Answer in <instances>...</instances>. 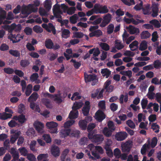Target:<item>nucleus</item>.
Wrapping results in <instances>:
<instances>
[{"mask_svg": "<svg viewBox=\"0 0 161 161\" xmlns=\"http://www.w3.org/2000/svg\"><path fill=\"white\" fill-rule=\"evenodd\" d=\"M149 23L153 25L155 27L159 28L161 27V24L158 20L156 19H153L150 21Z\"/></svg>", "mask_w": 161, "mask_h": 161, "instance_id": "obj_43", "label": "nucleus"}, {"mask_svg": "<svg viewBox=\"0 0 161 161\" xmlns=\"http://www.w3.org/2000/svg\"><path fill=\"white\" fill-rule=\"evenodd\" d=\"M71 130L69 129H63L60 132V135L62 137L64 138L68 136L70 133Z\"/></svg>", "mask_w": 161, "mask_h": 161, "instance_id": "obj_23", "label": "nucleus"}, {"mask_svg": "<svg viewBox=\"0 0 161 161\" xmlns=\"http://www.w3.org/2000/svg\"><path fill=\"white\" fill-rule=\"evenodd\" d=\"M38 98V95L37 93L34 92L30 96L28 99L29 102H32V101H36Z\"/></svg>", "mask_w": 161, "mask_h": 161, "instance_id": "obj_32", "label": "nucleus"}, {"mask_svg": "<svg viewBox=\"0 0 161 161\" xmlns=\"http://www.w3.org/2000/svg\"><path fill=\"white\" fill-rule=\"evenodd\" d=\"M126 29L131 34L138 35L140 32L139 28L134 27L132 25H130L128 27H127Z\"/></svg>", "mask_w": 161, "mask_h": 161, "instance_id": "obj_14", "label": "nucleus"}, {"mask_svg": "<svg viewBox=\"0 0 161 161\" xmlns=\"http://www.w3.org/2000/svg\"><path fill=\"white\" fill-rule=\"evenodd\" d=\"M33 31L36 33H40L43 31V29L40 26L35 25L33 27Z\"/></svg>", "mask_w": 161, "mask_h": 161, "instance_id": "obj_56", "label": "nucleus"}, {"mask_svg": "<svg viewBox=\"0 0 161 161\" xmlns=\"http://www.w3.org/2000/svg\"><path fill=\"white\" fill-rule=\"evenodd\" d=\"M84 77L86 82L87 83L89 82L92 81V86L95 85L98 81L97 76L95 74L88 75L85 73Z\"/></svg>", "mask_w": 161, "mask_h": 161, "instance_id": "obj_6", "label": "nucleus"}, {"mask_svg": "<svg viewBox=\"0 0 161 161\" xmlns=\"http://www.w3.org/2000/svg\"><path fill=\"white\" fill-rule=\"evenodd\" d=\"M27 158L29 161H36L35 156L32 153H29L27 156Z\"/></svg>", "mask_w": 161, "mask_h": 161, "instance_id": "obj_64", "label": "nucleus"}, {"mask_svg": "<svg viewBox=\"0 0 161 161\" xmlns=\"http://www.w3.org/2000/svg\"><path fill=\"white\" fill-rule=\"evenodd\" d=\"M18 150L21 155L24 156H27L29 154L28 153V151L25 147H20L18 149Z\"/></svg>", "mask_w": 161, "mask_h": 161, "instance_id": "obj_35", "label": "nucleus"}, {"mask_svg": "<svg viewBox=\"0 0 161 161\" xmlns=\"http://www.w3.org/2000/svg\"><path fill=\"white\" fill-rule=\"evenodd\" d=\"M114 25L112 24H110L107 27V33L108 34H112L114 31Z\"/></svg>", "mask_w": 161, "mask_h": 161, "instance_id": "obj_55", "label": "nucleus"}, {"mask_svg": "<svg viewBox=\"0 0 161 161\" xmlns=\"http://www.w3.org/2000/svg\"><path fill=\"white\" fill-rule=\"evenodd\" d=\"M10 133L12 135L11 136L10 140L8 139H7L4 142V146L6 148L9 147L10 142L11 144L14 143L21 134L20 131L14 129L11 130Z\"/></svg>", "mask_w": 161, "mask_h": 161, "instance_id": "obj_2", "label": "nucleus"}, {"mask_svg": "<svg viewBox=\"0 0 161 161\" xmlns=\"http://www.w3.org/2000/svg\"><path fill=\"white\" fill-rule=\"evenodd\" d=\"M88 122L86 120H80L78 122L79 126L82 130H85L87 127Z\"/></svg>", "mask_w": 161, "mask_h": 161, "instance_id": "obj_22", "label": "nucleus"}, {"mask_svg": "<svg viewBox=\"0 0 161 161\" xmlns=\"http://www.w3.org/2000/svg\"><path fill=\"white\" fill-rule=\"evenodd\" d=\"M12 115L10 114L5 113L2 114L0 113V119L3 120H5L11 117Z\"/></svg>", "mask_w": 161, "mask_h": 161, "instance_id": "obj_44", "label": "nucleus"}, {"mask_svg": "<svg viewBox=\"0 0 161 161\" xmlns=\"http://www.w3.org/2000/svg\"><path fill=\"white\" fill-rule=\"evenodd\" d=\"M90 109V107H83L82 109V111L84 116H87L89 114Z\"/></svg>", "mask_w": 161, "mask_h": 161, "instance_id": "obj_61", "label": "nucleus"}, {"mask_svg": "<svg viewBox=\"0 0 161 161\" xmlns=\"http://www.w3.org/2000/svg\"><path fill=\"white\" fill-rule=\"evenodd\" d=\"M70 62L74 63L73 66L74 68L76 69H78L81 65L80 61L77 62L75 60L73 59L70 60Z\"/></svg>", "mask_w": 161, "mask_h": 161, "instance_id": "obj_47", "label": "nucleus"}, {"mask_svg": "<svg viewBox=\"0 0 161 161\" xmlns=\"http://www.w3.org/2000/svg\"><path fill=\"white\" fill-rule=\"evenodd\" d=\"M143 13L144 15H150L151 14V8L149 4L144 5L143 6L142 8Z\"/></svg>", "mask_w": 161, "mask_h": 161, "instance_id": "obj_17", "label": "nucleus"}, {"mask_svg": "<svg viewBox=\"0 0 161 161\" xmlns=\"http://www.w3.org/2000/svg\"><path fill=\"white\" fill-rule=\"evenodd\" d=\"M78 111L76 110L71 111L69 114V119H72L77 118L78 116Z\"/></svg>", "mask_w": 161, "mask_h": 161, "instance_id": "obj_26", "label": "nucleus"}, {"mask_svg": "<svg viewBox=\"0 0 161 161\" xmlns=\"http://www.w3.org/2000/svg\"><path fill=\"white\" fill-rule=\"evenodd\" d=\"M52 154L55 157L59 156L60 151L59 147L55 145L52 146L51 150Z\"/></svg>", "mask_w": 161, "mask_h": 161, "instance_id": "obj_13", "label": "nucleus"}, {"mask_svg": "<svg viewBox=\"0 0 161 161\" xmlns=\"http://www.w3.org/2000/svg\"><path fill=\"white\" fill-rule=\"evenodd\" d=\"M148 100L147 99L143 98L141 101V104L143 109H146L148 103Z\"/></svg>", "mask_w": 161, "mask_h": 161, "instance_id": "obj_60", "label": "nucleus"}, {"mask_svg": "<svg viewBox=\"0 0 161 161\" xmlns=\"http://www.w3.org/2000/svg\"><path fill=\"white\" fill-rule=\"evenodd\" d=\"M53 13L57 12V13H61V10L60 8V6L58 4H56L54 5L53 8Z\"/></svg>", "mask_w": 161, "mask_h": 161, "instance_id": "obj_53", "label": "nucleus"}, {"mask_svg": "<svg viewBox=\"0 0 161 161\" xmlns=\"http://www.w3.org/2000/svg\"><path fill=\"white\" fill-rule=\"evenodd\" d=\"M93 9L96 14H106L109 11V10L106 5L103 6L99 3L95 4Z\"/></svg>", "mask_w": 161, "mask_h": 161, "instance_id": "obj_3", "label": "nucleus"}, {"mask_svg": "<svg viewBox=\"0 0 161 161\" xmlns=\"http://www.w3.org/2000/svg\"><path fill=\"white\" fill-rule=\"evenodd\" d=\"M112 143V142L110 140H108L107 143L105 145L104 147V149H105L106 151L111 150L110 146Z\"/></svg>", "mask_w": 161, "mask_h": 161, "instance_id": "obj_62", "label": "nucleus"}, {"mask_svg": "<svg viewBox=\"0 0 161 161\" xmlns=\"http://www.w3.org/2000/svg\"><path fill=\"white\" fill-rule=\"evenodd\" d=\"M30 64V61L28 59H22L20 62V65L23 68L26 67L28 66Z\"/></svg>", "mask_w": 161, "mask_h": 161, "instance_id": "obj_37", "label": "nucleus"}, {"mask_svg": "<svg viewBox=\"0 0 161 161\" xmlns=\"http://www.w3.org/2000/svg\"><path fill=\"white\" fill-rule=\"evenodd\" d=\"M138 42L135 40L129 45V47L131 51H135L137 50L138 48Z\"/></svg>", "mask_w": 161, "mask_h": 161, "instance_id": "obj_24", "label": "nucleus"}, {"mask_svg": "<svg viewBox=\"0 0 161 161\" xmlns=\"http://www.w3.org/2000/svg\"><path fill=\"white\" fill-rule=\"evenodd\" d=\"M30 108L35 112L40 113L41 110L40 107L38 105L36 104L34 102H31L30 104Z\"/></svg>", "mask_w": 161, "mask_h": 161, "instance_id": "obj_27", "label": "nucleus"}, {"mask_svg": "<svg viewBox=\"0 0 161 161\" xmlns=\"http://www.w3.org/2000/svg\"><path fill=\"white\" fill-rule=\"evenodd\" d=\"M154 67L156 69H159L161 67V60L157 59L153 63Z\"/></svg>", "mask_w": 161, "mask_h": 161, "instance_id": "obj_49", "label": "nucleus"}, {"mask_svg": "<svg viewBox=\"0 0 161 161\" xmlns=\"http://www.w3.org/2000/svg\"><path fill=\"white\" fill-rule=\"evenodd\" d=\"M158 4H153L152 6L151 16L153 17H157L158 15Z\"/></svg>", "mask_w": 161, "mask_h": 161, "instance_id": "obj_15", "label": "nucleus"}, {"mask_svg": "<svg viewBox=\"0 0 161 161\" xmlns=\"http://www.w3.org/2000/svg\"><path fill=\"white\" fill-rule=\"evenodd\" d=\"M132 145V142L127 141L121 145L122 150L123 152H129L130 151Z\"/></svg>", "mask_w": 161, "mask_h": 161, "instance_id": "obj_9", "label": "nucleus"}, {"mask_svg": "<svg viewBox=\"0 0 161 161\" xmlns=\"http://www.w3.org/2000/svg\"><path fill=\"white\" fill-rule=\"evenodd\" d=\"M150 142H149L148 144H145L141 149V152L142 154L144 155L146 154L147 149L148 148L150 147Z\"/></svg>", "mask_w": 161, "mask_h": 161, "instance_id": "obj_36", "label": "nucleus"}, {"mask_svg": "<svg viewBox=\"0 0 161 161\" xmlns=\"http://www.w3.org/2000/svg\"><path fill=\"white\" fill-rule=\"evenodd\" d=\"M101 73L103 76H105L106 78H108L111 74V71L107 68L102 69Z\"/></svg>", "mask_w": 161, "mask_h": 161, "instance_id": "obj_30", "label": "nucleus"}, {"mask_svg": "<svg viewBox=\"0 0 161 161\" xmlns=\"http://www.w3.org/2000/svg\"><path fill=\"white\" fill-rule=\"evenodd\" d=\"M70 32L69 30L67 29H64L62 31V37L67 38L69 36Z\"/></svg>", "mask_w": 161, "mask_h": 161, "instance_id": "obj_39", "label": "nucleus"}, {"mask_svg": "<svg viewBox=\"0 0 161 161\" xmlns=\"http://www.w3.org/2000/svg\"><path fill=\"white\" fill-rule=\"evenodd\" d=\"M98 107L102 110L104 111L106 109L105 102L104 100L100 101L98 104Z\"/></svg>", "mask_w": 161, "mask_h": 161, "instance_id": "obj_50", "label": "nucleus"}, {"mask_svg": "<svg viewBox=\"0 0 161 161\" xmlns=\"http://www.w3.org/2000/svg\"><path fill=\"white\" fill-rule=\"evenodd\" d=\"M42 27L44 28L47 31L49 32H52L54 35L56 33V30L55 27L51 23H49L48 25L46 24L43 23L42 25Z\"/></svg>", "mask_w": 161, "mask_h": 161, "instance_id": "obj_8", "label": "nucleus"}, {"mask_svg": "<svg viewBox=\"0 0 161 161\" xmlns=\"http://www.w3.org/2000/svg\"><path fill=\"white\" fill-rule=\"evenodd\" d=\"M31 13L29 9L28 5L27 6H25L22 8L21 10V14L24 15L23 18L27 17L29 14Z\"/></svg>", "mask_w": 161, "mask_h": 161, "instance_id": "obj_19", "label": "nucleus"}, {"mask_svg": "<svg viewBox=\"0 0 161 161\" xmlns=\"http://www.w3.org/2000/svg\"><path fill=\"white\" fill-rule=\"evenodd\" d=\"M45 46L48 49H52L53 43L50 39H47L45 42Z\"/></svg>", "mask_w": 161, "mask_h": 161, "instance_id": "obj_28", "label": "nucleus"}, {"mask_svg": "<svg viewBox=\"0 0 161 161\" xmlns=\"http://www.w3.org/2000/svg\"><path fill=\"white\" fill-rule=\"evenodd\" d=\"M96 127L95 124L91 123L89 124L87 127V131L89 133L93 132L92 130Z\"/></svg>", "mask_w": 161, "mask_h": 161, "instance_id": "obj_52", "label": "nucleus"}, {"mask_svg": "<svg viewBox=\"0 0 161 161\" xmlns=\"http://www.w3.org/2000/svg\"><path fill=\"white\" fill-rule=\"evenodd\" d=\"M43 104L45 105L46 108L51 109L53 108V105L50 100L46 98H43L41 100Z\"/></svg>", "mask_w": 161, "mask_h": 161, "instance_id": "obj_21", "label": "nucleus"}, {"mask_svg": "<svg viewBox=\"0 0 161 161\" xmlns=\"http://www.w3.org/2000/svg\"><path fill=\"white\" fill-rule=\"evenodd\" d=\"M150 34L147 31H143L141 34V38L142 39H146L150 37Z\"/></svg>", "mask_w": 161, "mask_h": 161, "instance_id": "obj_40", "label": "nucleus"}, {"mask_svg": "<svg viewBox=\"0 0 161 161\" xmlns=\"http://www.w3.org/2000/svg\"><path fill=\"white\" fill-rule=\"evenodd\" d=\"M9 52L10 54L15 57H19L20 56V53L18 50H10Z\"/></svg>", "mask_w": 161, "mask_h": 161, "instance_id": "obj_41", "label": "nucleus"}, {"mask_svg": "<svg viewBox=\"0 0 161 161\" xmlns=\"http://www.w3.org/2000/svg\"><path fill=\"white\" fill-rule=\"evenodd\" d=\"M99 28L98 25L91 26L89 29V31L91 32L89 34L91 37L94 36L98 37L102 35L103 32L100 30L98 29Z\"/></svg>", "mask_w": 161, "mask_h": 161, "instance_id": "obj_4", "label": "nucleus"}, {"mask_svg": "<svg viewBox=\"0 0 161 161\" xmlns=\"http://www.w3.org/2000/svg\"><path fill=\"white\" fill-rule=\"evenodd\" d=\"M98 16L97 15H93L90 17L89 20L93 21L94 25H97L100 24L99 26L102 28L107 25L110 22L112 18L111 15L109 13L104 16L103 19L100 17L97 18Z\"/></svg>", "mask_w": 161, "mask_h": 161, "instance_id": "obj_1", "label": "nucleus"}, {"mask_svg": "<svg viewBox=\"0 0 161 161\" xmlns=\"http://www.w3.org/2000/svg\"><path fill=\"white\" fill-rule=\"evenodd\" d=\"M84 35V34L81 32H74L73 33V37L80 38H82Z\"/></svg>", "mask_w": 161, "mask_h": 161, "instance_id": "obj_59", "label": "nucleus"}, {"mask_svg": "<svg viewBox=\"0 0 161 161\" xmlns=\"http://www.w3.org/2000/svg\"><path fill=\"white\" fill-rule=\"evenodd\" d=\"M147 47V42L146 41H142L140 44L139 50L140 51H144Z\"/></svg>", "mask_w": 161, "mask_h": 161, "instance_id": "obj_31", "label": "nucleus"}, {"mask_svg": "<svg viewBox=\"0 0 161 161\" xmlns=\"http://www.w3.org/2000/svg\"><path fill=\"white\" fill-rule=\"evenodd\" d=\"M58 54L57 53H49L47 56L48 58L51 61L54 60L58 57Z\"/></svg>", "mask_w": 161, "mask_h": 161, "instance_id": "obj_45", "label": "nucleus"}, {"mask_svg": "<svg viewBox=\"0 0 161 161\" xmlns=\"http://www.w3.org/2000/svg\"><path fill=\"white\" fill-rule=\"evenodd\" d=\"M114 45L115 47L118 50H120L124 47V46L121 43V42L119 40H116L115 41Z\"/></svg>", "mask_w": 161, "mask_h": 161, "instance_id": "obj_34", "label": "nucleus"}, {"mask_svg": "<svg viewBox=\"0 0 161 161\" xmlns=\"http://www.w3.org/2000/svg\"><path fill=\"white\" fill-rule=\"evenodd\" d=\"M112 131H113L108 129L107 127H105L103 129V133L105 136L109 137L111 136Z\"/></svg>", "mask_w": 161, "mask_h": 161, "instance_id": "obj_38", "label": "nucleus"}, {"mask_svg": "<svg viewBox=\"0 0 161 161\" xmlns=\"http://www.w3.org/2000/svg\"><path fill=\"white\" fill-rule=\"evenodd\" d=\"M159 126L157 125L156 123H153L152 124L151 128L154 131V132L156 133H158L159 131Z\"/></svg>", "mask_w": 161, "mask_h": 161, "instance_id": "obj_48", "label": "nucleus"}, {"mask_svg": "<svg viewBox=\"0 0 161 161\" xmlns=\"http://www.w3.org/2000/svg\"><path fill=\"white\" fill-rule=\"evenodd\" d=\"M127 133L125 132H120L117 133L115 135V139L118 141H122L127 137Z\"/></svg>", "mask_w": 161, "mask_h": 161, "instance_id": "obj_12", "label": "nucleus"}, {"mask_svg": "<svg viewBox=\"0 0 161 161\" xmlns=\"http://www.w3.org/2000/svg\"><path fill=\"white\" fill-rule=\"evenodd\" d=\"M46 125L47 127L49 129L50 132L52 133H56L57 131L58 124L53 121L48 122L46 123Z\"/></svg>", "mask_w": 161, "mask_h": 161, "instance_id": "obj_7", "label": "nucleus"}, {"mask_svg": "<svg viewBox=\"0 0 161 161\" xmlns=\"http://www.w3.org/2000/svg\"><path fill=\"white\" fill-rule=\"evenodd\" d=\"M99 45L102 48L104 51H108L109 49V45L106 43L101 42Z\"/></svg>", "mask_w": 161, "mask_h": 161, "instance_id": "obj_46", "label": "nucleus"}, {"mask_svg": "<svg viewBox=\"0 0 161 161\" xmlns=\"http://www.w3.org/2000/svg\"><path fill=\"white\" fill-rule=\"evenodd\" d=\"M7 12L3 8L0 10V25L3 22V20L6 18Z\"/></svg>", "mask_w": 161, "mask_h": 161, "instance_id": "obj_25", "label": "nucleus"}, {"mask_svg": "<svg viewBox=\"0 0 161 161\" xmlns=\"http://www.w3.org/2000/svg\"><path fill=\"white\" fill-rule=\"evenodd\" d=\"M10 152L13 158V160L14 161L18 160L19 158V153L18 152L16 151L14 148L12 147L11 149Z\"/></svg>", "mask_w": 161, "mask_h": 161, "instance_id": "obj_20", "label": "nucleus"}, {"mask_svg": "<svg viewBox=\"0 0 161 161\" xmlns=\"http://www.w3.org/2000/svg\"><path fill=\"white\" fill-rule=\"evenodd\" d=\"M44 140L47 143H50L51 142V138L48 134H45L43 135Z\"/></svg>", "mask_w": 161, "mask_h": 161, "instance_id": "obj_63", "label": "nucleus"}, {"mask_svg": "<svg viewBox=\"0 0 161 161\" xmlns=\"http://www.w3.org/2000/svg\"><path fill=\"white\" fill-rule=\"evenodd\" d=\"M44 7L47 10H50L52 7L51 1L50 0H46L45 2Z\"/></svg>", "mask_w": 161, "mask_h": 161, "instance_id": "obj_42", "label": "nucleus"}, {"mask_svg": "<svg viewBox=\"0 0 161 161\" xmlns=\"http://www.w3.org/2000/svg\"><path fill=\"white\" fill-rule=\"evenodd\" d=\"M78 17L76 14H75L69 18L70 22L72 24H75L77 22Z\"/></svg>", "mask_w": 161, "mask_h": 161, "instance_id": "obj_54", "label": "nucleus"}, {"mask_svg": "<svg viewBox=\"0 0 161 161\" xmlns=\"http://www.w3.org/2000/svg\"><path fill=\"white\" fill-rule=\"evenodd\" d=\"M3 71L5 73L8 74H12L14 71L13 69L10 67L4 68Z\"/></svg>", "mask_w": 161, "mask_h": 161, "instance_id": "obj_58", "label": "nucleus"}, {"mask_svg": "<svg viewBox=\"0 0 161 161\" xmlns=\"http://www.w3.org/2000/svg\"><path fill=\"white\" fill-rule=\"evenodd\" d=\"M96 119L99 122H102L106 118V115L103 111L98 110L95 114Z\"/></svg>", "mask_w": 161, "mask_h": 161, "instance_id": "obj_10", "label": "nucleus"}, {"mask_svg": "<svg viewBox=\"0 0 161 161\" xmlns=\"http://www.w3.org/2000/svg\"><path fill=\"white\" fill-rule=\"evenodd\" d=\"M34 126L38 133H42L44 132V124L41 122L36 121L34 124Z\"/></svg>", "mask_w": 161, "mask_h": 161, "instance_id": "obj_11", "label": "nucleus"}, {"mask_svg": "<svg viewBox=\"0 0 161 161\" xmlns=\"http://www.w3.org/2000/svg\"><path fill=\"white\" fill-rule=\"evenodd\" d=\"M53 98H54V101L58 103H61L63 101L62 97L61 96L60 94L53 95Z\"/></svg>", "mask_w": 161, "mask_h": 161, "instance_id": "obj_29", "label": "nucleus"}, {"mask_svg": "<svg viewBox=\"0 0 161 161\" xmlns=\"http://www.w3.org/2000/svg\"><path fill=\"white\" fill-rule=\"evenodd\" d=\"M13 119L15 120H18L21 124H23L26 121L25 116L23 114H20L18 116H14Z\"/></svg>", "mask_w": 161, "mask_h": 161, "instance_id": "obj_18", "label": "nucleus"}, {"mask_svg": "<svg viewBox=\"0 0 161 161\" xmlns=\"http://www.w3.org/2000/svg\"><path fill=\"white\" fill-rule=\"evenodd\" d=\"M8 29L11 31H20L21 29V26L20 24L16 25L15 23L12 24L10 26H8Z\"/></svg>", "mask_w": 161, "mask_h": 161, "instance_id": "obj_16", "label": "nucleus"}, {"mask_svg": "<svg viewBox=\"0 0 161 161\" xmlns=\"http://www.w3.org/2000/svg\"><path fill=\"white\" fill-rule=\"evenodd\" d=\"M82 105L83 104L81 102H76L74 103L72 107V110L78 111V109L82 107Z\"/></svg>", "mask_w": 161, "mask_h": 161, "instance_id": "obj_33", "label": "nucleus"}, {"mask_svg": "<svg viewBox=\"0 0 161 161\" xmlns=\"http://www.w3.org/2000/svg\"><path fill=\"white\" fill-rule=\"evenodd\" d=\"M88 137L89 139L92 141L97 144L100 143L103 140V137L102 135L100 134H95L94 132L88 133Z\"/></svg>", "mask_w": 161, "mask_h": 161, "instance_id": "obj_5", "label": "nucleus"}, {"mask_svg": "<svg viewBox=\"0 0 161 161\" xmlns=\"http://www.w3.org/2000/svg\"><path fill=\"white\" fill-rule=\"evenodd\" d=\"M14 39H12L11 40L13 43H15L19 42L20 40V38H23V37L21 36L20 35H17L14 37H13Z\"/></svg>", "mask_w": 161, "mask_h": 161, "instance_id": "obj_57", "label": "nucleus"}, {"mask_svg": "<svg viewBox=\"0 0 161 161\" xmlns=\"http://www.w3.org/2000/svg\"><path fill=\"white\" fill-rule=\"evenodd\" d=\"M75 121L73 120H70L64 123V128H68L70 126L73 125L75 123Z\"/></svg>", "mask_w": 161, "mask_h": 161, "instance_id": "obj_51", "label": "nucleus"}]
</instances>
